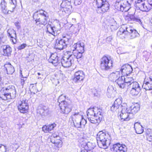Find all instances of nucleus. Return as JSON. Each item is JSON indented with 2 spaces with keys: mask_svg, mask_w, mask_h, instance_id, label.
<instances>
[{
  "mask_svg": "<svg viewBox=\"0 0 152 152\" xmlns=\"http://www.w3.org/2000/svg\"><path fill=\"white\" fill-rule=\"evenodd\" d=\"M130 90V93L132 96H136L140 92V90L136 89H129Z\"/></svg>",
  "mask_w": 152,
  "mask_h": 152,
  "instance_id": "38",
  "label": "nucleus"
},
{
  "mask_svg": "<svg viewBox=\"0 0 152 152\" xmlns=\"http://www.w3.org/2000/svg\"><path fill=\"white\" fill-rule=\"evenodd\" d=\"M140 4H136V6L139 8V9L141 10H144L145 9V8L143 7V5H145V1L144 2H142Z\"/></svg>",
  "mask_w": 152,
  "mask_h": 152,
  "instance_id": "42",
  "label": "nucleus"
},
{
  "mask_svg": "<svg viewBox=\"0 0 152 152\" xmlns=\"http://www.w3.org/2000/svg\"><path fill=\"white\" fill-rule=\"evenodd\" d=\"M81 3V0H75L74 1V4L75 5H79Z\"/></svg>",
  "mask_w": 152,
  "mask_h": 152,
  "instance_id": "51",
  "label": "nucleus"
},
{
  "mask_svg": "<svg viewBox=\"0 0 152 152\" xmlns=\"http://www.w3.org/2000/svg\"><path fill=\"white\" fill-rule=\"evenodd\" d=\"M73 54H71V55H73V59L74 61L77 60L81 58L82 56V54L83 53L80 52L72 51Z\"/></svg>",
  "mask_w": 152,
  "mask_h": 152,
  "instance_id": "28",
  "label": "nucleus"
},
{
  "mask_svg": "<svg viewBox=\"0 0 152 152\" xmlns=\"http://www.w3.org/2000/svg\"><path fill=\"white\" fill-rule=\"evenodd\" d=\"M47 30L46 33L55 36L57 35L58 34L56 27L54 26H52L50 25H48L47 26Z\"/></svg>",
  "mask_w": 152,
  "mask_h": 152,
  "instance_id": "23",
  "label": "nucleus"
},
{
  "mask_svg": "<svg viewBox=\"0 0 152 152\" xmlns=\"http://www.w3.org/2000/svg\"><path fill=\"white\" fill-rule=\"evenodd\" d=\"M49 62L52 63L54 66H56L59 63V60L58 59V57L57 56V54L52 53L48 59Z\"/></svg>",
  "mask_w": 152,
  "mask_h": 152,
  "instance_id": "17",
  "label": "nucleus"
},
{
  "mask_svg": "<svg viewBox=\"0 0 152 152\" xmlns=\"http://www.w3.org/2000/svg\"><path fill=\"white\" fill-rule=\"evenodd\" d=\"M134 28L129 26H122L120 28V31L122 33L127 34H129L133 30Z\"/></svg>",
  "mask_w": 152,
  "mask_h": 152,
  "instance_id": "22",
  "label": "nucleus"
},
{
  "mask_svg": "<svg viewBox=\"0 0 152 152\" xmlns=\"http://www.w3.org/2000/svg\"><path fill=\"white\" fill-rule=\"evenodd\" d=\"M102 111L101 109L96 107L88 109L87 111L88 120L92 123H99L102 118Z\"/></svg>",
  "mask_w": 152,
  "mask_h": 152,
  "instance_id": "1",
  "label": "nucleus"
},
{
  "mask_svg": "<svg viewBox=\"0 0 152 152\" xmlns=\"http://www.w3.org/2000/svg\"><path fill=\"white\" fill-rule=\"evenodd\" d=\"M3 37V34L1 33L0 32V42L1 41V39Z\"/></svg>",
  "mask_w": 152,
  "mask_h": 152,
  "instance_id": "59",
  "label": "nucleus"
},
{
  "mask_svg": "<svg viewBox=\"0 0 152 152\" xmlns=\"http://www.w3.org/2000/svg\"><path fill=\"white\" fill-rule=\"evenodd\" d=\"M15 25L18 29H19L20 28V26L18 22H16L15 23Z\"/></svg>",
  "mask_w": 152,
  "mask_h": 152,
  "instance_id": "56",
  "label": "nucleus"
},
{
  "mask_svg": "<svg viewBox=\"0 0 152 152\" xmlns=\"http://www.w3.org/2000/svg\"><path fill=\"white\" fill-rule=\"evenodd\" d=\"M3 51V55L5 56H9L10 55L12 51L11 47L9 45H4L2 47Z\"/></svg>",
  "mask_w": 152,
  "mask_h": 152,
  "instance_id": "24",
  "label": "nucleus"
},
{
  "mask_svg": "<svg viewBox=\"0 0 152 152\" xmlns=\"http://www.w3.org/2000/svg\"><path fill=\"white\" fill-rule=\"evenodd\" d=\"M148 2L150 7L152 8V0H147Z\"/></svg>",
  "mask_w": 152,
  "mask_h": 152,
  "instance_id": "58",
  "label": "nucleus"
},
{
  "mask_svg": "<svg viewBox=\"0 0 152 152\" xmlns=\"http://www.w3.org/2000/svg\"><path fill=\"white\" fill-rule=\"evenodd\" d=\"M115 6L118 10L122 12H127L130 8V4L127 0H116Z\"/></svg>",
  "mask_w": 152,
  "mask_h": 152,
  "instance_id": "7",
  "label": "nucleus"
},
{
  "mask_svg": "<svg viewBox=\"0 0 152 152\" xmlns=\"http://www.w3.org/2000/svg\"><path fill=\"white\" fill-rule=\"evenodd\" d=\"M118 77L115 82L118 85L120 88H124L126 87L124 76L120 75Z\"/></svg>",
  "mask_w": 152,
  "mask_h": 152,
  "instance_id": "18",
  "label": "nucleus"
},
{
  "mask_svg": "<svg viewBox=\"0 0 152 152\" xmlns=\"http://www.w3.org/2000/svg\"><path fill=\"white\" fill-rule=\"evenodd\" d=\"M84 44L83 42H80L75 44L71 47V50L72 51L80 52L84 53Z\"/></svg>",
  "mask_w": 152,
  "mask_h": 152,
  "instance_id": "14",
  "label": "nucleus"
},
{
  "mask_svg": "<svg viewBox=\"0 0 152 152\" xmlns=\"http://www.w3.org/2000/svg\"><path fill=\"white\" fill-rule=\"evenodd\" d=\"M7 1L6 0H3L1 2L0 7L1 8V12L5 14L10 13L9 12H12L11 11L8 10L7 8Z\"/></svg>",
  "mask_w": 152,
  "mask_h": 152,
  "instance_id": "20",
  "label": "nucleus"
},
{
  "mask_svg": "<svg viewBox=\"0 0 152 152\" xmlns=\"http://www.w3.org/2000/svg\"><path fill=\"white\" fill-rule=\"evenodd\" d=\"M26 46L27 45L26 44H23L19 46L17 48L18 50H20L24 49Z\"/></svg>",
  "mask_w": 152,
  "mask_h": 152,
  "instance_id": "48",
  "label": "nucleus"
},
{
  "mask_svg": "<svg viewBox=\"0 0 152 152\" xmlns=\"http://www.w3.org/2000/svg\"><path fill=\"white\" fill-rule=\"evenodd\" d=\"M16 95L15 87L10 86L7 88H2L0 91V97L2 99L6 100L10 99H14Z\"/></svg>",
  "mask_w": 152,
  "mask_h": 152,
  "instance_id": "3",
  "label": "nucleus"
},
{
  "mask_svg": "<svg viewBox=\"0 0 152 152\" xmlns=\"http://www.w3.org/2000/svg\"><path fill=\"white\" fill-rule=\"evenodd\" d=\"M134 127L137 134H141L143 132L142 127L139 123H135L134 124Z\"/></svg>",
  "mask_w": 152,
  "mask_h": 152,
  "instance_id": "26",
  "label": "nucleus"
},
{
  "mask_svg": "<svg viewBox=\"0 0 152 152\" xmlns=\"http://www.w3.org/2000/svg\"><path fill=\"white\" fill-rule=\"evenodd\" d=\"M130 35V38L131 39H134L137 37H138L140 34L135 29L134 30L129 34Z\"/></svg>",
  "mask_w": 152,
  "mask_h": 152,
  "instance_id": "35",
  "label": "nucleus"
},
{
  "mask_svg": "<svg viewBox=\"0 0 152 152\" xmlns=\"http://www.w3.org/2000/svg\"><path fill=\"white\" fill-rule=\"evenodd\" d=\"M121 99V98H119L116 99L111 107V110L112 111H116L117 110H119V109H121V110H124L126 111H127V110H130V108H127L126 103L122 104Z\"/></svg>",
  "mask_w": 152,
  "mask_h": 152,
  "instance_id": "8",
  "label": "nucleus"
},
{
  "mask_svg": "<svg viewBox=\"0 0 152 152\" xmlns=\"http://www.w3.org/2000/svg\"><path fill=\"white\" fill-rule=\"evenodd\" d=\"M18 110L21 113H25L27 112L28 110V100H23L18 102L17 106Z\"/></svg>",
  "mask_w": 152,
  "mask_h": 152,
  "instance_id": "11",
  "label": "nucleus"
},
{
  "mask_svg": "<svg viewBox=\"0 0 152 152\" xmlns=\"http://www.w3.org/2000/svg\"><path fill=\"white\" fill-rule=\"evenodd\" d=\"M69 39V38L63 36L62 39L56 40L55 48L59 50H63L66 48L68 43Z\"/></svg>",
  "mask_w": 152,
  "mask_h": 152,
  "instance_id": "9",
  "label": "nucleus"
},
{
  "mask_svg": "<svg viewBox=\"0 0 152 152\" xmlns=\"http://www.w3.org/2000/svg\"><path fill=\"white\" fill-rule=\"evenodd\" d=\"M22 75V77H23V78H25V80L21 79V84L22 85H23V84H24L25 80H26V78L27 77V76H28V75H27L26 76H25L24 77H23V75Z\"/></svg>",
  "mask_w": 152,
  "mask_h": 152,
  "instance_id": "55",
  "label": "nucleus"
},
{
  "mask_svg": "<svg viewBox=\"0 0 152 152\" xmlns=\"http://www.w3.org/2000/svg\"><path fill=\"white\" fill-rule=\"evenodd\" d=\"M37 74L38 75H41V74L40 73H38Z\"/></svg>",
  "mask_w": 152,
  "mask_h": 152,
  "instance_id": "63",
  "label": "nucleus"
},
{
  "mask_svg": "<svg viewBox=\"0 0 152 152\" xmlns=\"http://www.w3.org/2000/svg\"><path fill=\"white\" fill-rule=\"evenodd\" d=\"M81 152H87V151L86 150H82Z\"/></svg>",
  "mask_w": 152,
  "mask_h": 152,
  "instance_id": "61",
  "label": "nucleus"
},
{
  "mask_svg": "<svg viewBox=\"0 0 152 152\" xmlns=\"http://www.w3.org/2000/svg\"><path fill=\"white\" fill-rule=\"evenodd\" d=\"M73 55H69L63 56L61 61L62 66L65 68L70 66L74 61L73 58Z\"/></svg>",
  "mask_w": 152,
  "mask_h": 152,
  "instance_id": "10",
  "label": "nucleus"
},
{
  "mask_svg": "<svg viewBox=\"0 0 152 152\" xmlns=\"http://www.w3.org/2000/svg\"><path fill=\"white\" fill-rule=\"evenodd\" d=\"M113 62L110 56H104L100 60V67L103 70H109L113 68Z\"/></svg>",
  "mask_w": 152,
  "mask_h": 152,
  "instance_id": "5",
  "label": "nucleus"
},
{
  "mask_svg": "<svg viewBox=\"0 0 152 152\" xmlns=\"http://www.w3.org/2000/svg\"><path fill=\"white\" fill-rule=\"evenodd\" d=\"M94 3L97 7L96 11L99 13L107 12L109 9V5L106 0H94Z\"/></svg>",
  "mask_w": 152,
  "mask_h": 152,
  "instance_id": "6",
  "label": "nucleus"
},
{
  "mask_svg": "<svg viewBox=\"0 0 152 152\" xmlns=\"http://www.w3.org/2000/svg\"><path fill=\"white\" fill-rule=\"evenodd\" d=\"M65 99V96L64 95H61L59 97L58 102L61 113L67 114L71 111V105L70 102L66 101Z\"/></svg>",
  "mask_w": 152,
  "mask_h": 152,
  "instance_id": "4",
  "label": "nucleus"
},
{
  "mask_svg": "<svg viewBox=\"0 0 152 152\" xmlns=\"http://www.w3.org/2000/svg\"><path fill=\"white\" fill-rule=\"evenodd\" d=\"M38 112L42 116H46L50 114V111L48 107L42 106L38 110Z\"/></svg>",
  "mask_w": 152,
  "mask_h": 152,
  "instance_id": "21",
  "label": "nucleus"
},
{
  "mask_svg": "<svg viewBox=\"0 0 152 152\" xmlns=\"http://www.w3.org/2000/svg\"><path fill=\"white\" fill-rule=\"evenodd\" d=\"M85 76V74L82 71H78L75 73L73 81L75 83H79L83 80Z\"/></svg>",
  "mask_w": 152,
  "mask_h": 152,
  "instance_id": "13",
  "label": "nucleus"
},
{
  "mask_svg": "<svg viewBox=\"0 0 152 152\" xmlns=\"http://www.w3.org/2000/svg\"><path fill=\"white\" fill-rule=\"evenodd\" d=\"M135 82L134 79L132 77H127L125 78V83L126 87H128L130 86V84H132Z\"/></svg>",
  "mask_w": 152,
  "mask_h": 152,
  "instance_id": "30",
  "label": "nucleus"
},
{
  "mask_svg": "<svg viewBox=\"0 0 152 152\" xmlns=\"http://www.w3.org/2000/svg\"><path fill=\"white\" fill-rule=\"evenodd\" d=\"M133 69L132 66L128 64H126L122 66L121 69L122 75L127 76L131 73Z\"/></svg>",
  "mask_w": 152,
  "mask_h": 152,
  "instance_id": "15",
  "label": "nucleus"
},
{
  "mask_svg": "<svg viewBox=\"0 0 152 152\" xmlns=\"http://www.w3.org/2000/svg\"><path fill=\"white\" fill-rule=\"evenodd\" d=\"M111 149L113 152H126L127 151L126 145L119 143L114 145Z\"/></svg>",
  "mask_w": 152,
  "mask_h": 152,
  "instance_id": "12",
  "label": "nucleus"
},
{
  "mask_svg": "<svg viewBox=\"0 0 152 152\" xmlns=\"http://www.w3.org/2000/svg\"><path fill=\"white\" fill-rule=\"evenodd\" d=\"M70 29L72 33L76 34L78 32L79 30V25L77 24L75 25H72L70 27Z\"/></svg>",
  "mask_w": 152,
  "mask_h": 152,
  "instance_id": "33",
  "label": "nucleus"
},
{
  "mask_svg": "<svg viewBox=\"0 0 152 152\" xmlns=\"http://www.w3.org/2000/svg\"><path fill=\"white\" fill-rule=\"evenodd\" d=\"M83 116L79 112L74 113L71 116L72 120L74 121L80 120L82 118Z\"/></svg>",
  "mask_w": 152,
  "mask_h": 152,
  "instance_id": "27",
  "label": "nucleus"
},
{
  "mask_svg": "<svg viewBox=\"0 0 152 152\" xmlns=\"http://www.w3.org/2000/svg\"><path fill=\"white\" fill-rule=\"evenodd\" d=\"M75 122H74V126L77 128H81L82 127L81 124L80 123V121L78 120L74 121Z\"/></svg>",
  "mask_w": 152,
  "mask_h": 152,
  "instance_id": "40",
  "label": "nucleus"
},
{
  "mask_svg": "<svg viewBox=\"0 0 152 152\" xmlns=\"http://www.w3.org/2000/svg\"><path fill=\"white\" fill-rule=\"evenodd\" d=\"M110 138L109 134L103 131H99L97 134L96 140L99 147L103 149L107 148L109 145V141Z\"/></svg>",
  "mask_w": 152,
  "mask_h": 152,
  "instance_id": "2",
  "label": "nucleus"
},
{
  "mask_svg": "<svg viewBox=\"0 0 152 152\" xmlns=\"http://www.w3.org/2000/svg\"><path fill=\"white\" fill-rule=\"evenodd\" d=\"M42 10H39V11H37V12H38V13H42Z\"/></svg>",
  "mask_w": 152,
  "mask_h": 152,
  "instance_id": "60",
  "label": "nucleus"
},
{
  "mask_svg": "<svg viewBox=\"0 0 152 152\" xmlns=\"http://www.w3.org/2000/svg\"><path fill=\"white\" fill-rule=\"evenodd\" d=\"M86 145L89 150L93 149L95 146V144L94 143L91 142H88Z\"/></svg>",
  "mask_w": 152,
  "mask_h": 152,
  "instance_id": "39",
  "label": "nucleus"
},
{
  "mask_svg": "<svg viewBox=\"0 0 152 152\" xmlns=\"http://www.w3.org/2000/svg\"><path fill=\"white\" fill-rule=\"evenodd\" d=\"M79 120L80 121V123L81 124V126H84L86 123V121L83 118V116L82 117V118L80 119Z\"/></svg>",
  "mask_w": 152,
  "mask_h": 152,
  "instance_id": "46",
  "label": "nucleus"
},
{
  "mask_svg": "<svg viewBox=\"0 0 152 152\" xmlns=\"http://www.w3.org/2000/svg\"><path fill=\"white\" fill-rule=\"evenodd\" d=\"M7 33L10 38L17 37L16 32L13 29H8L7 31Z\"/></svg>",
  "mask_w": 152,
  "mask_h": 152,
  "instance_id": "37",
  "label": "nucleus"
},
{
  "mask_svg": "<svg viewBox=\"0 0 152 152\" xmlns=\"http://www.w3.org/2000/svg\"><path fill=\"white\" fill-rule=\"evenodd\" d=\"M134 17L133 15L128 14L125 17V19L126 21L132 23L131 22L134 20Z\"/></svg>",
  "mask_w": 152,
  "mask_h": 152,
  "instance_id": "36",
  "label": "nucleus"
},
{
  "mask_svg": "<svg viewBox=\"0 0 152 152\" xmlns=\"http://www.w3.org/2000/svg\"><path fill=\"white\" fill-rule=\"evenodd\" d=\"M42 13H39V15H41L45 17V18H46L47 17L46 14H47V12L44 10H42ZM46 19H47V18H46Z\"/></svg>",
  "mask_w": 152,
  "mask_h": 152,
  "instance_id": "52",
  "label": "nucleus"
},
{
  "mask_svg": "<svg viewBox=\"0 0 152 152\" xmlns=\"http://www.w3.org/2000/svg\"><path fill=\"white\" fill-rule=\"evenodd\" d=\"M51 142L52 143L55 144L56 145L58 148L61 147L62 146V142L61 140H59L58 142H52V141Z\"/></svg>",
  "mask_w": 152,
  "mask_h": 152,
  "instance_id": "45",
  "label": "nucleus"
},
{
  "mask_svg": "<svg viewBox=\"0 0 152 152\" xmlns=\"http://www.w3.org/2000/svg\"><path fill=\"white\" fill-rule=\"evenodd\" d=\"M56 124L55 123L48 125V129L50 130V132L53 130V128L56 126Z\"/></svg>",
  "mask_w": 152,
  "mask_h": 152,
  "instance_id": "44",
  "label": "nucleus"
},
{
  "mask_svg": "<svg viewBox=\"0 0 152 152\" xmlns=\"http://www.w3.org/2000/svg\"><path fill=\"white\" fill-rule=\"evenodd\" d=\"M10 40L12 41V42L13 44H15L17 42L16 38L17 37L15 38L11 37V38Z\"/></svg>",
  "mask_w": 152,
  "mask_h": 152,
  "instance_id": "54",
  "label": "nucleus"
},
{
  "mask_svg": "<svg viewBox=\"0 0 152 152\" xmlns=\"http://www.w3.org/2000/svg\"><path fill=\"white\" fill-rule=\"evenodd\" d=\"M113 89L112 87H108L107 88V93L113 92Z\"/></svg>",
  "mask_w": 152,
  "mask_h": 152,
  "instance_id": "50",
  "label": "nucleus"
},
{
  "mask_svg": "<svg viewBox=\"0 0 152 152\" xmlns=\"http://www.w3.org/2000/svg\"><path fill=\"white\" fill-rule=\"evenodd\" d=\"M143 87L146 90H150L152 89V81L146 82L144 83L142 85Z\"/></svg>",
  "mask_w": 152,
  "mask_h": 152,
  "instance_id": "34",
  "label": "nucleus"
},
{
  "mask_svg": "<svg viewBox=\"0 0 152 152\" xmlns=\"http://www.w3.org/2000/svg\"><path fill=\"white\" fill-rule=\"evenodd\" d=\"M4 67L3 69L8 74H12L15 71L13 66L10 63H7L4 64Z\"/></svg>",
  "mask_w": 152,
  "mask_h": 152,
  "instance_id": "19",
  "label": "nucleus"
},
{
  "mask_svg": "<svg viewBox=\"0 0 152 152\" xmlns=\"http://www.w3.org/2000/svg\"><path fill=\"white\" fill-rule=\"evenodd\" d=\"M145 9L144 10H141L143 11H148L150 10L151 9V7L149 5H146L145 3V5H143V6Z\"/></svg>",
  "mask_w": 152,
  "mask_h": 152,
  "instance_id": "43",
  "label": "nucleus"
},
{
  "mask_svg": "<svg viewBox=\"0 0 152 152\" xmlns=\"http://www.w3.org/2000/svg\"><path fill=\"white\" fill-rule=\"evenodd\" d=\"M128 89H136L141 90V88L139 84L136 81L132 84H130V86L127 87Z\"/></svg>",
  "mask_w": 152,
  "mask_h": 152,
  "instance_id": "32",
  "label": "nucleus"
},
{
  "mask_svg": "<svg viewBox=\"0 0 152 152\" xmlns=\"http://www.w3.org/2000/svg\"><path fill=\"white\" fill-rule=\"evenodd\" d=\"M120 75V72L116 71L110 74L109 76V78L111 81L115 82Z\"/></svg>",
  "mask_w": 152,
  "mask_h": 152,
  "instance_id": "25",
  "label": "nucleus"
},
{
  "mask_svg": "<svg viewBox=\"0 0 152 152\" xmlns=\"http://www.w3.org/2000/svg\"><path fill=\"white\" fill-rule=\"evenodd\" d=\"M35 24L37 26H41L42 25H45L47 23L48 21L46 18H45L43 20H41L40 19L34 20Z\"/></svg>",
  "mask_w": 152,
  "mask_h": 152,
  "instance_id": "29",
  "label": "nucleus"
},
{
  "mask_svg": "<svg viewBox=\"0 0 152 152\" xmlns=\"http://www.w3.org/2000/svg\"><path fill=\"white\" fill-rule=\"evenodd\" d=\"M116 22L114 20H112L111 21L110 26V27L115 26L116 25Z\"/></svg>",
  "mask_w": 152,
  "mask_h": 152,
  "instance_id": "49",
  "label": "nucleus"
},
{
  "mask_svg": "<svg viewBox=\"0 0 152 152\" xmlns=\"http://www.w3.org/2000/svg\"><path fill=\"white\" fill-rule=\"evenodd\" d=\"M140 107L138 104H136V106H132L130 108V113L132 114V116L133 114H135L140 110Z\"/></svg>",
  "mask_w": 152,
  "mask_h": 152,
  "instance_id": "31",
  "label": "nucleus"
},
{
  "mask_svg": "<svg viewBox=\"0 0 152 152\" xmlns=\"http://www.w3.org/2000/svg\"><path fill=\"white\" fill-rule=\"evenodd\" d=\"M119 116L121 119L123 121H128L132 117V114L130 113V110H127V111L124 110H121Z\"/></svg>",
  "mask_w": 152,
  "mask_h": 152,
  "instance_id": "16",
  "label": "nucleus"
},
{
  "mask_svg": "<svg viewBox=\"0 0 152 152\" xmlns=\"http://www.w3.org/2000/svg\"><path fill=\"white\" fill-rule=\"evenodd\" d=\"M150 79L151 80L150 81H152V79L151 78H150Z\"/></svg>",
  "mask_w": 152,
  "mask_h": 152,
  "instance_id": "64",
  "label": "nucleus"
},
{
  "mask_svg": "<svg viewBox=\"0 0 152 152\" xmlns=\"http://www.w3.org/2000/svg\"><path fill=\"white\" fill-rule=\"evenodd\" d=\"M39 14L37 12H35L33 14V17L34 20H37V19H40L39 18Z\"/></svg>",
  "mask_w": 152,
  "mask_h": 152,
  "instance_id": "41",
  "label": "nucleus"
},
{
  "mask_svg": "<svg viewBox=\"0 0 152 152\" xmlns=\"http://www.w3.org/2000/svg\"><path fill=\"white\" fill-rule=\"evenodd\" d=\"M42 131L45 132H50V130L48 129V126L45 125L43 126L42 128Z\"/></svg>",
  "mask_w": 152,
  "mask_h": 152,
  "instance_id": "47",
  "label": "nucleus"
},
{
  "mask_svg": "<svg viewBox=\"0 0 152 152\" xmlns=\"http://www.w3.org/2000/svg\"><path fill=\"white\" fill-rule=\"evenodd\" d=\"M107 95L108 97L111 98L113 97V92H109V93H107Z\"/></svg>",
  "mask_w": 152,
  "mask_h": 152,
  "instance_id": "53",
  "label": "nucleus"
},
{
  "mask_svg": "<svg viewBox=\"0 0 152 152\" xmlns=\"http://www.w3.org/2000/svg\"><path fill=\"white\" fill-rule=\"evenodd\" d=\"M145 0H138L137 1H136V4H139L140 3H142V2H144Z\"/></svg>",
  "mask_w": 152,
  "mask_h": 152,
  "instance_id": "57",
  "label": "nucleus"
},
{
  "mask_svg": "<svg viewBox=\"0 0 152 152\" xmlns=\"http://www.w3.org/2000/svg\"><path fill=\"white\" fill-rule=\"evenodd\" d=\"M111 37H107V39H111Z\"/></svg>",
  "mask_w": 152,
  "mask_h": 152,
  "instance_id": "62",
  "label": "nucleus"
}]
</instances>
